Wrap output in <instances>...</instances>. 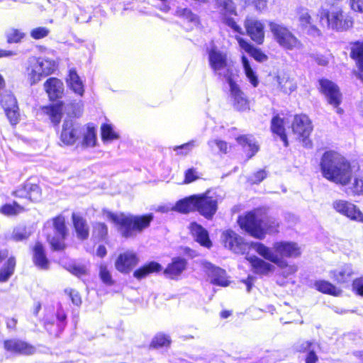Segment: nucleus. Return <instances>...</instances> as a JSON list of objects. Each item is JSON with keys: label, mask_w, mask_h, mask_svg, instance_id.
Listing matches in <instances>:
<instances>
[{"label": "nucleus", "mask_w": 363, "mask_h": 363, "mask_svg": "<svg viewBox=\"0 0 363 363\" xmlns=\"http://www.w3.org/2000/svg\"><path fill=\"white\" fill-rule=\"evenodd\" d=\"M320 168L325 178L343 186L347 185L352 177L350 162L334 151H328L323 154Z\"/></svg>", "instance_id": "1"}, {"label": "nucleus", "mask_w": 363, "mask_h": 363, "mask_svg": "<svg viewBox=\"0 0 363 363\" xmlns=\"http://www.w3.org/2000/svg\"><path fill=\"white\" fill-rule=\"evenodd\" d=\"M240 227L252 237L262 240L265 234L277 231L278 222L275 219L267 218L261 209L250 211L238 218Z\"/></svg>", "instance_id": "2"}, {"label": "nucleus", "mask_w": 363, "mask_h": 363, "mask_svg": "<svg viewBox=\"0 0 363 363\" xmlns=\"http://www.w3.org/2000/svg\"><path fill=\"white\" fill-rule=\"evenodd\" d=\"M104 216L121 226V232L123 237L130 238L141 233L149 227L153 220L152 214L145 216H125L115 214L108 211H104Z\"/></svg>", "instance_id": "3"}, {"label": "nucleus", "mask_w": 363, "mask_h": 363, "mask_svg": "<svg viewBox=\"0 0 363 363\" xmlns=\"http://www.w3.org/2000/svg\"><path fill=\"white\" fill-rule=\"evenodd\" d=\"M55 61L43 57H30L26 62L25 75L30 85L38 83L43 77L51 74L55 69Z\"/></svg>", "instance_id": "4"}, {"label": "nucleus", "mask_w": 363, "mask_h": 363, "mask_svg": "<svg viewBox=\"0 0 363 363\" xmlns=\"http://www.w3.org/2000/svg\"><path fill=\"white\" fill-rule=\"evenodd\" d=\"M318 16L320 26L328 29L342 31L352 26V18L338 9H320Z\"/></svg>", "instance_id": "5"}, {"label": "nucleus", "mask_w": 363, "mask_h": 363, "mask_svg": "<svg viewBox=\"0 0 363 363\" xmlns=\"http://www.w3.org/2000/svg\"><path fill=\"white\" fill-rule=\"evenodd\" d=\"M208 61L215 74L226 82L234 77L233 65L225 52L217 47H212L208 50Z\"/></svg>", "instance_id": "6"}, {"label": "nucleus", "mask_w": 363, "mask_h": 363, "mask_svg": "<svg viewBox=\"0 0 363 363\" xmlns=\"http://www.w3.org/2000/svg\"><path fill=\"white\" fill-rule=\"evenodd\" d=\"M269 27L274 40L281 48L289 50L302 49L301 41L284 24L270 21Z\"/></svg>", "instance_id": "7"}, {"label": "nucleus", "mask_w": 363, "mask_h": 363, "mask_svg": "<svg viewBox=\"0 0 363 363\" xmlns=\"http://www.w3.org/2000/svg\"><path fill=\"white\" fill-rule=\"evenodd\" d=\"M252 247L264 259L276 264L281 268V274L285 278L294 274L298 267L295 264H288L285 260L279 257L273 250L260 242H252Z\"/></svg>", "instance_id": "8"}, {"label": "nucleus", "mask_w": 363, "mask_h": 363, "mask_svg": "<svg viewBox=\"0 0 363 363\" xmlns=\"http://www.w3.org/2000/svg\"><path fill=\"white\" fill-rule=\"evenodd\" d=\"M229 85L230 100L234 107L238 111L250 110V101L239 85L233 80V78L227 81Z\"/></svg>", "instance_id": "9"}, {"label": "nucleus", "mask_w": 363, "mask_h": 363, "mask_svg": "<svg viewBox=\"0 0 363 363\" xmlns=\"http://www.w3.org/2000/svg\"><path fill=\"white\" fill-rule=\"evenodd\" d=\"M332 207L337 213L352 220L363 223V213L354 204L345 200L336 199L333 201Z\"/></svg>", "instance_id": "10"}, {"label": "nucleus", "mask_w": 363, "mask_h": 363, "mask_svg": "<svg viewBox=\"0 0 363 363\" xmlns=\"http://www.w3.org/2000/svg\"><path fill=\"white\" fill-rule=\"evenodd\" d=\"M196 210L207 219H210L217 211V200L209 193L196 195Z\"/></svg>", "instance_id": "11"}, {"label": "nucleus", "mask_w": 363, "mask_h": 363, "mask_svg": "<svg viewBox=\"0 0 363 363\" xmlns=\"http://www.w3.org/2000/svg\"><path fill=\"white\" fill-rule=\"evenodd\" d=\"M319 82L320 90L325 96L328 102L335 108H337V113L341 114L343 111L342 108H338L342 100L338 86L335 83L328 79H321Z\"/></svg>", "instance_id": "12"}, {"label": "nucleus", "mask_w": 363, "mask_h": 363, "mask_svg": "<svg viewBox=\"0 0 363 363\" xmlns=\"http://www.w3.org/2000/svg\"><path fill=\"white\" fill-rule=\"evenodd\" d=\"M82 133V126L74 122L72 119L65 120L60 135V141L66 145L75 143Z\"/></svg>", "instance_id": "13"}, {"label": "nucleus", "mask_w": 363, "mask_h": 363, "mask_svg": "<svg viewBox=\"0 0 363 363\" xmlns=\"http://www.w3.org/2000/svg\"><path fill=\"white\" fill-rule=\"evenodd\" d=\"M293 132L298 135L299 137L303 138L304 145L306 147H311V143L307 140L310 135L313 127L311 125V121L308 117L306 115H296L294 117L292 123Z\"/></svg>", "instance_id": "14"}, {"label": "nucleus", "mask_w": 363, "mask_h": 363, "mask_svg": "<svg viewBox=\"0 0 363 363\" xmlns=\"http://www.w3.org/2000/svg\"><path fill=\"white\" fill-rule=\"evenodd\" d=\"M222 240L226 248L237 254H244L250 247L242 238L233 230H226L222 234Z\"/></svg>", "instance_id": "15"}, {"label": "nucleus", "mask_w": 363, "mask_h": 363, "mask_svg": "<svg viewBox=\"0 0 363 363\" xmlns=\"http://www.w3.org/2000/svg\"><path fill=\"white\" fill-rule=\"evenodd\" d=\"M1 105L11 125L14 126L20 121L19 108L16 99L11 94H4L1 99Z\"/></svg>", "instance_id": "16"}, {"label": "nucleus", "mask_w": 363, "mask_h": 363, "mask_svg": "<svg viewBox=\"0 0 363 363\" xmlns=\"http://www.w3.org/2000/svg\"><path fill=\"white\" fill-rule=\"evenodd\" d=\"M53 225L55 235L53 237L48 236V240L54 250H62L65 247L64 240L67 233L65 218L59 216L54 218Z\"/></svg>", "instance_id": "17"}, {"label": "nucleus", "mask_w": 363, "mask_h": 363, "mask_svg": "<svg viewBox=\"0 0 363 363\" xmlns=\"http://www.w3.org/2000/svg\"><path fill=\"white\" fill-rule=\"evenodd\" d=\"M4 347L7 352L13 355H30L35 352L33 345L17 338L4 340Z\"/></svg>", "instance_id": "18"}, {"label": "nucleus", "mask_w": 363, "mask_h": 363, "mask_svg": "<svg viewBox=\"0 0 363 363\" xmlns=\"http://www.w3.org/2000/svg\"><path fill=\"white\" fill-rule=\"evenodd\" d=\"M296 17L301 28L308 35L317 37L321 35L320 30L313 23L309 11L306 8L300 7L296 10Z\"/></svg>", "instance_id": "19"}, {"label": "nucleus", "mask_w": 363, "mask_h": 363, "mask_svg": "<svg viewBox=\"0 0 363 363\" xmlns=\"http://www.w3.org/2000/svg\"><path fill=\"white\" fill-rule=\"evenodd\" d=\"M245 27L247 35L257 44H262L264 38V26L255 18H247L245 21Z\"/></svg>", "instance_id": "20"}, {"label": "nucleus", "mask_w": 363, "mask_h": 363, "mask_svg": "<svg viewBox=\"0 0 363 363\" xmlns=\"http://www.w3.org/2000/svg\"><path fill=\"white\" fill-rule=\"evenodd\" d=\"M138 258L133 251H126L119 255L115 262L116 269L121 273H129L138 264Z\"/></svg>", "instance_id": "21"}, {"label": "nucleus", "mask_w": 363, "mask_h": 363, "mask_svg": "<svg viewBox=\"0 0 363 363\" xmlns=\"http://www.w3.org/2000/svg\"><path fill=\"white\" fill-rule=\"evenodd\" d=\"M273 249L279 257L296 258L301 255V248L297 243L293 242H277L273 245Z\"/></svg>", "instance_id": "22"}, {"label": "nucleus", "mask_w": 363, "mask_h": 363, "mask_svg": "<svg viewBox=\"0 0 363 363\" xmlns=\"http://www.w3.org/2000/svg\"><path fill=\"white\" fill-rule=\"evenodd\" d=\"M204 268L211 284L220 286H228L229 281L227 279L226 272L224 269L215 267L211 263H206Z\"/></svg>", "instance_id": "23"}, {"label": "nucleus", "mask_w": 363, "mask_h": 363, "mask_svg": "<svg viewBox=\"0 0 363 363\" xmlns=\"http://www.w3.org/2000/svg\"><path fill=\"white\" fill-rule=\"evenodd\" d=\"M13 194L18 198H25L31 201H38L40 199L41 191L38 185L27 181L16 189Z\"/></svg>", "instance_id": "24"}, {"label": "nucleus", "mask_w": 363, "mask_h": 363, "mask_svg": "<svg viewBox=\"0 0 363 363\" xmlns=\"http://www.w3.org/2000/svg\"><path fill=\"white\" fill-rule=\"evenodd\" d=\"M44 87L50 100H56L62 97L64 85L61 80L57 78H50L44 84Z\"/></svg>", "instance_id": "25"}, {"label": "nucleus", "mask_w": 363, "mask_h": 363, "mask_svg": "<svg viewBox=\"0 0 363 363\" xmlns=\"http://www.w3.org/2000/svg\"><path fill=\"white\" fill-rule=\"evenodd\" d=\"M189 228L192 235L199 243L208 248L211 246L208 233L201 225L196 223H192Z\"/></svg>", "instance_id": "26"}, {"label": "nucleus", "mask_w": 363, "mask_h": 363, "mask_svg": "<svg viewBox=\"0 0 363 363\" xmlns=\"http://www.w3.org/2000/svg\"><path fill=\"white\" fill-rule=\"evenodd\" d=\"M353 274L354 272L350 264H344L330 272V277L339 284L350 281Z\"/></svg>", "instance_id": "27"}, {"label": "nucleus", "mask_w": 363, "mask_h": 363, "mask_svg": "<svg viewBox=\"0 0 363 363\" xmlns=\"http://www.w3.org/2000/svg\"><path fill=\"white\" fill-rule=\"evenodd\" d=\"M68 86L76 94L82 96L84 92V84L75 69L69 70L68 78L67 79Z\"/></svg>", "instance_id": "28"}, {"label": "nucleus", "mask_w": 363, "mask_h": 363, "mask_svg": "<svg viewBox=\"0 0 363 363\" xmlns=\"http://www.w3.org/2000/svg\"><path fill=\"white\" fill-rule=\"evenodd\" d=\"M33 262L41 269H48L49 267V261L45 254L43 246L40 242H37L33 248Z\"/></svg>", "instance_id": "29"}, {"label": "nucleus", "mask_w": 363, "mask_h": 363, "mask_svg": "<svg viewBox=\"0 0 363 363\" xmlns=\"http://www.w3.org/2000/svg\"><path fill=\"white\" fill-rule=\"evenodd\" d=\"M72 220L77 238L85 240L89 237V228L86 221L76 213L72 214Z\"/></svg>", "instance_id": "30"}, {"label": "nucleus", "mask_w": 363, "mask_h": 363, "mask_svg": "<svg viewBox=\"0 0 363 363\" xmlns=\"http://www.w3.org/2000/svg\"><path fill=\"white\" fill-rule=\"evenodd\" d=\"M239 144L243 146L245 150L247 152V157H252L259 150V146L256 143L255 138L251 135H242L237 138Z\"/></svg>", "instance_id": "31"}, {"label": "nucleus", "mask_w": 363, "mask_h": 363, "mask_svg": "<svg viewBox=\"0 0 363 363\" xmlns=\"http://www.w3.org/2000/svg\"><path fill=\"white\" fill-rule=\"evenodd\" d=\"M196 195H193L177 201L172 209L182 213H187L196 210Z\"/></svg>", "instance_id": "32"}, {"label": "nucleus", "mask_w": 363, "mask_h": 363, "mask_svg": "<svg viewBox=\"0 0 363 363\" xmlns=\"http://www.w3.org/2000/svg\"><path fill=\"white\" fill-rule=\"evenodd\" d=\"M162 269L161 264L156 262H150L135 270L133 273L134 277L142 279L149 274L159 272Z\"/></svg>", "instance_id": "33"}, {"label": "nucleus", "mask_w": 363, "mask_h": 363, "mask_svg": "<svg viewBox=\"0 0 363 363\" xmlns=\"http://www.w3.org/2000/svg\"><path fill=\"white\" fill-rule=\"evenodd\" d=\"M251 264L254 272L258 274H267L273 269V266L265 261L255 257H250L247 258Z\"/></svg>", "instance_id": "34"}, {"label": "nucleus", "mask_w": 363, "mask_h": 363, "mask_svg": "<svg viewBox=\"0 0 363 363\" xmlns=\"http://www.w3.org/2000/svg\"><path fill=\"white\" fill-rule=\"evenodd\" d=\"M186 262L183 258H174L164 270V274L169 275L171 278L179 275L186 268Z\"/></svg>", "instance_id": "35"}, {"label": "nucleus", "mask_w": 363, "mask_h": 363, "mask_svg": "<svg viewBox=\"0 0 363 363\" xmlns=\"http://www.w3.org/2000/svg\"><path fill=\"white\" fill-rule=\"evenodd\" d=\"M285 121L284 119L281 118L279 116H274L271 123V129L272 132L277 135H279L281 140L284 142V145L288 146V140L287 137L285 133L284 128Z\"/></svg>", "instance_id": "36"}, {"label": "nucleus", "mask_w": 363, "mask_h": 363, "mask_svg": "<svg viewBox=\"0 0 363 363\" xmlns=\"http://www.w3.org/2000/svg\"><path fill=\"white\" fill-rule=\"evenodd\" d=\"M215 6L222 18L236 15L235 6L232 0H215Z\"/></svg>", "instance_id": "37"}, {"label": "nucleus", "mask_w": 363, "mask_h": 363, "mask_svg": "<svg viewBox=\"0 0 363 363\" xmlns=\"http://www.w3.org/2000/svg\"><path fill=\"white\" fill-rule=\"evenodd\" d=\"M176 16L189 23L191 27L196 26L199 23V17L187 8H178Z\"/></svg>", "instance_id": "38"}, {"label": "nucleus", "mask_w": 363, "mask_h": 363, "mask_svg": "<svg viewBox=\"0 0 363 363\" xmlns=\"http://www.w3.org/2000/svg\"><path fill=\"white\" fill-rule=\"evenodd\" d=\"M242 65L244 69V72L245 74V76L250 83L254 87H257L259 84V79L257 77V75L256 74V72L252 69L251 64L250 61L248 60L247 57L245 55L242 56Z\"/></svg>", "instance_id": "39"}, {"label": "nucleus", "mask_w": 363, "mask_h": 363, "mask_svg": "<svg viewBox=\"0 0 363 363\" xmlns=\"http://www.w3.org/2000/svg\"><path fill=\"white\" fill-rule=\"evenodd\" d=\"M16 267V259L9 257L0 269V282H6L12 276Z\"/></svg>", "instance_id": "40"}, {"label": "nucleus", "mask_w": 363, "mask_h": 363, "mask_svg": "<svg viewBox=\"0 0 363 363\" xmlns=\"http://www.w3.org/2000/svg\"><path fill=\"white\" fill-rule=\"evenodd\" d=\"M276 80L280 89L285 94H291L296 88L294 81L286 74L277 75Z\"/></svg>", "instance_id": "41"}, {"label": "nucleus", "mask_w": 363, "mask_h": 363, "mask_svg": "<svg viewBox=\"0 0 363 363\" xmlns=\"http://www.w3.org/2000/svg\"><path fill=\"white\" fill-rule=\"evenodd\" d=\"M43 109L44 112L49 116L51 122L55 125H58L62 116V106L56 104L50 106H46Z\"/></svg>", "instance_id": "42"}, {"label": "nucleus", "mask_w": 363, "mask_h": 363, "mask_svg": "<svg viewBox=\"0 0 363 363\" xmlns=\"http://www.w3.org/2000/svg\"><path fill=\"white\" fill-rule=\"evenodd\" d=\"M315 286L318 291L333 296H339L341 293L340 289L327 281H317Z\"/></svg>", "instance_id": "43"}, {"label": "nucleus", "mask_w": 363, "mask_h": 363, "mask_svg": "<svg viewBox=\"0 0 363 363\" xmlns=\"http://www.w3.org/2000/svg\"><path fill=\"white\" fill-rule=\"evenodd\" d=\"M350 57L355 61L357 67H363V43L357 42L352 45Z\"/></svg>", "instance_id": "44"}, {"label": "nucleus", "mask_w": 363, "mask_h": 363, "mask_svg": "<svg viewBox=\"0 0 363 363\" xmlns=\"http://www.w3.org/2000/svg\"><path fill=\"white\" fill-rule=\"evenodd\" d=\"M23 211L24 208L16 202H13V204H6L0 208V212L6 216L16 215Z\"/></svg>", "instance_id": "45"}, {"label": "nucleus", "mask_w": 363, "mask_h": 363, "mask_svg": "<svg viewBox=\"0 0 363 363\" xmlns=\"http://www.w3.org/2000/svg\"><path fill=\"white\" fill-rule=\"evenodd\" d=\"M101 138L104 140H113L119 138L117 133L113 130V128L110 124H103L101 128Z\"/></svg>", "instance_id": "46"}, {"label": "nucleus", "mask_w": 363, "mask_h": 363, "mask_svg": "<svg viewBox=\"0 0 363 363\" xmlns=\"http://www.w3.org/2000/svg\"><path fill=\"white\" fill-rule=\"evenodd\" d=\"M96 143V130L94 128L88 127L84 135L82 145L86 147H94Z\"/></svg>", "instance_id": "47"}, {"label": "nucleus", "mask_w": 363, "mask_h": 363, "mask_svg": "<svg viewBox=\"0 0 363 363\" xmlns=\"http://www.w3.org/2000/svg\"><path fill=\"white\" fill-rule=\"evenodd\" d=\"M31 234L30 230L24 226H18L14 228L11 238L15 241H22L27 239Z\"/></svg>", "instance_id": "48"}, {"label": "nucleus", "mask_w": 363, "mask_h": 363, "mask_svg": "<svg viewBox=\"0 0 363 363\" xmlns=\"http://www.w3.org/2000/svg\"><path fill=\"white\" fill-rule=\"evenodd\" d=\"M171 340L168 335L159 333L152 339L151 342V347L154 348H159L162 347L169 346Z\"/></svg>", "instance_id": "49"}, {"label": "nucleus", "mask_w": 363, "mask_h": 363, "mask_svg": "<svg viewBox=\"0 0 363 363\" xmlns=\"http://www.w3.org/2000/svg\"><path fill=\"white\" fill-rule=\"evenodd\" d=\"M26 34L20 30L11 29L7 33V40L9 43H19L24 37Z\"/></svg>", "instance_id": "50"}, {"label": "nucleus", "mask_w": 363, "mask_h": 363, "mask_svg": "<svg viewBox=\"0 0 363 363\" xmlns=\"http://www.w3.org/2000/svg\"><path fill=\"white\" fill-rule=\"evenodd\" d=\"M352 194L362 195L363 194V178L360 176H356L354 182L350 188Z\"/></svg>", "instance_id": "51"}, {"label": "nucleus", "mask_w": 363, "mask_h": 363, "mask_svg": "<svg viewBox=\"0 0 363 363\" xmlns=\"http://www.w3.org/2000/svg\"><path fill=\"white\" fill-rule=\"evenodd\" d=\"M93 234L99 239H104L108 234V228L103 223H97L94 225Z\"/></svg>", "instance_id": "52"}, {"label": "nucleus", "mask_w": 363, "mask_h": 363, "mask_svg": "<svg viewBox=\"0 0 363 363\" xmlns=\"http://www.w3.org/2000/svg\"><path fill=\"white\" fill-rule=\"evenodd\" d=\"M317 347V345L314 342L302 341L297 345L296 350L298 352H306L308 354L310 350H315Z\"/></svg>", "instance_id": "53"}, {"label": "nucleus", "mask_w": 363, "mask_h": 363, "mask_svg": "<svg viewBox=\"0 0 363 363\" xmlns=\"http://www.w3.org/2000/svg\"><path fill=\"white\" fill-rule=\"evenodd\" d=\"M99 275L102 281L107 285H112L113 281L111 274L108 270L106 265L101 264L100 266Z\"/></svg>", "instance_id": "54"}, {"label": "nucleus", "mask_w": 363, "mask_h": 363, "mask_svg": "<svg viewBox=\"0 0 363 363\" xmlns=\"http://www.w3.org/2000/svg\"><path fill=\"white\" fill-rule=\"evenodd\" d=\"M50 33V30L45 27H38L33 28L30 31V36L35 40L43 38L48 36Z\"/></svg>", "instance_id": "55"}, {"label": "nucleus", "mask_w": 363, "mask_h": 363, "mask_svg": "<svg viewBox=\"0 0 363 363\" xmlns=\"http://www.w3.org/2000/svg\"><path fill=\"white\" fill-rule=\"evenodd\" d=\"M208 145L212 149V150H214V146H216L220 152L223 153L227 152L228 144L225 141L220 140H212L208 141Z\"/></svg>", "instance_id": "56"}, {"label": "nucleus", "mask_w": 363, "mask_h": 363, "mask_svg": "<svg viewBox=\"0 0 363 363\" xmlns=\"http://www.w3.org/2000/svg\"><path fill=\"white\" fill-rule=\"evenodd\" d=\"M267 176L264 169H260L249 177L248 180L252 184H258L263 181Z\"/></svg>", "instance_id": "57"}, {"label": "nucleus", "mask_w": 363, "mask_h": 363, "mask_svg": "<svg viewBox=\"0 0 363 363\" xmlns=\"http://www.w3.org/2000/svg\"><path fill=\"white\" fill-rule=\"evenodd\" d=\"M223 22L231 28L234 31L242 33L241 28L236 23V22L233 20V18L229 17V16H226L222 18Z\"/></svg>", "instance_id": "58"}, {"label": "nucleus", "mask_w": 363, "mask_h": 363, "mask_svg": "<svg viewBox=\"0 0 363 363\" xmlns=\"http://www.w3.org/2000/svg\"><path fill=\"white\" fill-rule=\"evenodd\" d=\"M255 60L258 62H264L267 60V56L260 50L253 48L249 53Z\"/></svg>", "instance_id": "59"}, {"label": "nucleus", "mask_w": 363, "mask_h": 363, "mask_svg": "<svg viewBox=\"0 0 363 363\" xmlns=\"http://www.w3.org/2000/svg\"><path fill=\"white\" fill-rule=\"evenodd\" d=\"M65 292L69 294L72 302L74 305L79 306L82 303V299L78 291L73 289H66Z\"/></svg>", "instance_id": "60"}, {"label": "nucleus", "mask_w": 363, "mask_h": 363, "mask_svg": "<svg viewBox=\"0 0 363 363\" xmlns=\"http://www.w3.org/2000/svg\"><path fill=\"white\" fill-rule=\"evenodd\" d=\"M196 146V142L194 140H191L187 143L183 144L180 146H177L174 148L175 151H179L184 150H185L184 154H187L189 152H190L193 147ZM178 154H182L180 152H177Z\"/></svg>", "instance_id": "61"}, {"label": "nucleus", "mask_w": 363, "mask_h": 363, "mask_svg": "<svg viewBox=\"0 0 363 363\" xmlns=\"http://www.w3.org/2000/svg\"><path fill=\"white\" fill-rule=\"evenodd\" d=\"M199 178L198 174L194 169H189L185 174V180L184 182L186 184L191 183Z\"/></svg>", "instance_id": "62"}, {"label": "nucleus", "mask_w": 363, "mask_h": 363, "mask_svg": "<svg viewBox=\"0 0 363 363\" xmlns=\"http://www.w3.org/2000/svg\"><path fill=\"white\" fill-rule=\"evenodd\" d=\"M352 287L357 294L363 296V278L354 280Z\"/></svg>", "instance_id": "63"}, {"label": "nucleus", "mask_w": 363, "mask_h": 363, "mask_svg": "<svg viewBox=\"0 0 363 363\" xmlns=\"http://www.w3.org/2000/svg\"><path fill=\"white\" fill-rule=\"evenodd\" d=\"M351 7L355 11L363 12V0H351Z\"/></svg>", "instance_id": "64"}]
</instances>
